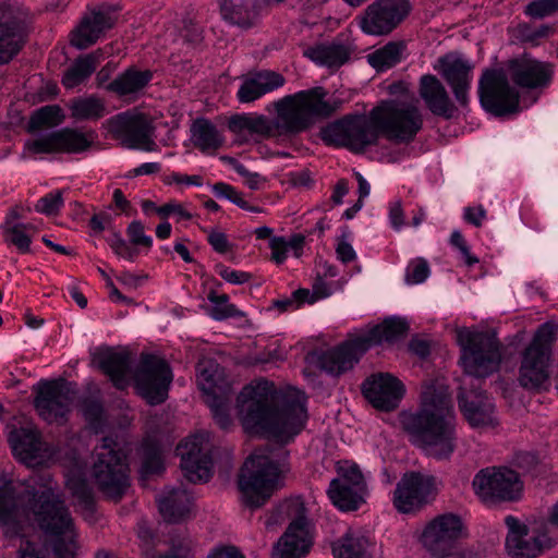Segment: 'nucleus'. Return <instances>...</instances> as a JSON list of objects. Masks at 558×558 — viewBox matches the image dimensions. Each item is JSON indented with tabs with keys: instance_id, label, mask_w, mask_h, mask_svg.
I'll list each match as a JSON object with an SVG mask.
<instances>
[{
	"instance_id": "nucleus-1",
	"label": "nucleus",
	"mask_w": 558,
	"mask_h": 558,
	"mask_svg": "<svg viewBox=\"0 0 558 558\" xmlns=\"http://www.w3.org/2000/svg\"><path fill=\"white\" fill-rule=\"evenodd\" d=\"M34 514L44 533L45 545L53 558H75L78 550V533L74 519L64 500L51 485L35 492L28 500V508L17 505L11 483L0 486V526L8 537L19 536L22 523Z\"/></svg>"
},
{
	"instance_id": "nucleus-2",
	"label": "nucleus",
	"mask_w": 558,
	"mask_h": 558,
	"mask_svg": "<svg viewBox=\"0 0 558 558\" xmlns=\"http://www.w3.org/2000/svg\"><path fill=\"white\" fill-rule=\"evenodd\" d=\"M236 407L245 432L271 436L281 442L298 435L307 420L304 392L295 388L279 391L265 379L245 386Z\"/></svg>"
},
{
	"instance_id": "nucleus-3",
	"label": "nucleus",
	"mask_w": 558,
	"mask_h": 558,
	"mask_svg": "<svg viewBox=\"0 0 558 558\" xmlns=\"http://www.w3.org/2000/svg\"><path fill=\"white\" fill-rule=\"evenodd\" d=\"M423 126V116L412 101L388 100L366 116H348L325 126L322 140L354 153L376 143L378 134L400 143L411 142Z\"/></svg>"
},
{
	"instance_id": "nucleus-4",
	"label": "nucleus",
	"mask_w": 558,
	"mask_h": 558,
	"mask_svg": "<svg viewBox=\"0 0 558 558\" xmlns=\"http://www.w3.org/2000/svg\"><path fill=\"white\" fill-rule=\"evenodd\" d=\"M327 90L317 86L287 95L274 102L276 120L271 121L263 114H236L230 119L232 132H247L259 137H270L279 130L284 134H298L307 130L314 119L328 118L340 107L338 99H327Z\"/></svg>"
},
{
	"instance_id": "nucleus-5",
	"label": "nucleus",
	"mask_w": 558,
	"mask_h": 558,
	"mask_svg": "<svg viewBox=\"0 0 558 558\" xmlns=\"http://www.w3.org/2000/svg\"><path fill=\"white\" fill-rule=\"evenodd\" d=\"M400 424L409 440L437 460L449 458L456 448V423L448 389L436 383L422 387L420 409L402 412Z\"/></svg>"
},
{
	"instance_id": "nucleus-6",
	"label": "nucleus",
	"mask_w": 558,
	"mask_h": 558,
	"mask_svg": "<svg viewBox=\"0 0 558 558\" xmlns=\"http://www.w3.org/2000/svg\"><path fill=\"white\" fill-rule=\"evenodd\" d=\"M407 330L404 320L385 319L367 332L320 352L317 364L327 374L340 376L351 371L368 349L384 343H393L402 338Z\"/></svg>"
},
{
	"instance_id": "nucleus-7",
	"label": "nucleus",
	"mask_w": 558,
	"mask_h": 558,
	"mask_svg": "<svg viewBox=\"0 0 558 558\" xmlns=\"http://www.w3.org/2000/svg\"><path fill=\"white\" fill-rule=\"evenodd\" d=\"M283 465L268 453L257 450L244 462L239 476L238 487L242 502L256 509L283 485Z\"/></svg>"
},
{
	"instance_id": "nucleus-8",
	"label": "nucleus",
	"mask_w": 558,
	"mask_h": 558,
	"mask_svg": "<svg viewBox=\"0 0 558 558\" xmlns=\"http://www.w3.org/2000/svg\"><path fill=\"white\" fill-rule=\"evenodd\" d=\"M124 441L119 435L106 436L95 447L92 475L108 497L120 498L130 485Z\"/></svg>"
},
{
	"instance_id": "nucleus-9",
	"label": "nucleus",
	"mask_w": 558,
	"mask_h": 558,
	"mask_svg": "<svg viewBox=\"0 0 558 558\" xmlns=\"http://www.w3.org/2000/svg\"><path fill=\"white\" fill-rule=\"evenodd\" d=\"M461 347L460 362L466 375L485 378L497 372L501 359V345L494 332L463 328L458 331Z\"/></svg>"
},
{
	"instance_id": "nucleus-10",
	"label": "nucleus",
	"mask_w": 558,
	"mask_h": 558,
	"mask_svg": "<svg viewBox=\"0 0 558 558\" xmlns=\"http://www.w3.org/2000/svg\"><path fill=\"white\" fill-rule=\"evenodd\" d=\"M555 335L556 329L549 323L542 324L535 331L522 354L519 369V383L523 388L538 389L548 380Z\"/></svg>"
},
{
	"instance_id": "nucleus-11",
	"label": "nucleus",
	"mask_w": 558,
	"mask_h": 558,
	"mask_svg": "<svg viewBox=\"0 0 558 558\" xmlns=\"http://www.w3.org/2000/svg\"><path fill=\"white\" fill-rule=\"evenodd\" d=\"M505 68H486L478 80V98L483 109L496 117L517 113L520 110V93L509 82Z\"/></svg>"
},
{
	"instance_id": "nucleus-12",
	"label": "nucleus",
	"mask_w": 558,
	"mask_h": 558,
	"mask_svg": "<svg viewBox=\"0 0 558 558\" xmlns=\"http://www.w3.org/2000/svg\"><path fill=\"white\" fill-rule=\"evenodd\" d=\"M335 477L327 489L331 504L341 511H354L365 502L367 486L357 464L339 461Z\"/></svg>"
},
{
	"instance_id": "nucleus-13",
	"label": "nucleus",
	"mask_w": 558,
	"mask_h": 558,
	"mask_svg": "<svg viewBox=\"0 0 558 558\" xmlns=\"http://www.w3.org/2000/svg\"><path fill=\"white\" fill-rule=\"evenodd\" d=\"M134 381L140 396L150 404H159L167 398L172 372L161 356L143 353L134 373Z\"/></svg>"
},
{
	"instance_id": "nucleus-14",
	"label": "nucleus",
	"mask_w": 558,
	"mask_h": 558,
	"mask_svg": "<svg viewBox=\"0 0 558 558\" xmlns=\"http://www.w3.org/2000/svg\"><path fill=\"white\" fill-rule=\"evenodd\" d=\"M505 524L508 527L506 550L514 558H535L558 542V535H555L550 531V525L546 523L533 535H529L527 526L512 515L505 518Z\"/></svg>"
},
{
	"instance_id": "nucleus-15",
	"label": "nucleus",
	"mask_w": 558,
	"mask_h": 558,
	"mask_svg": "<svg viewBox=\"0 0 558 558\" xmlns=\"http://www.w3.org/2000/svg\"><path fill=\"white\" fill-rule=\"evenodd\" d=\"M475 494L485 502L512 501L520 497L523 484L517 472L508 468H486L472 482Z\"/></svg>"
},
{
	"instance_id": "nucleus-16",
	"label": "nucleus",
	"mask_w": 558,
	"mask_h": 558,
	"mask_svg": "<svg viewBox=\"0 0 558 558\" xmlns=\"http://www.w3.org/2000/svg\"><path fill=\"white\" fill-rule=\"evenodd\" d=\"M211 444L209 434L196 433L177 447V454L181 458V469L187 481L192 483L207 482L213 475Z\"/></svg>"
},
{
	"instance_id": "nucleus-17",
	"label": "nucleus",
	"mask_w": 558,
	"mask_h": 558,
	"mask_svg": "<svg viewBox=\"0 0 558 558\" xmlns=\"http://www.w3.org/2000/svg\"><path fill=\"white\" fill-rule=\"evenodd\" d=\"M410 9L408 0H377L359 17V26L367 35H387L407 17Z\"/></svg>"
},
{
	"instance_id": "nucleus-18",
	"label": "nucleus",
	"mask_w": 558,
	"mask_h": 558,
	"mask_svg": "<svg viewBox=\"0 0 558 558\" xmlns=\"http://www.w3.org/2000/svg\"><path fill=\"white\" fill-rule=\"evenodd\" d=\"M505 68L517 87L529 90L547 88L555 74L553 63L539 60L530 53H522L509 59Z\"/></svg>"
},
{
	"instance_id": "nucleus-19",
	"label": "nucleus",
	"mask_w": 558,
	"mask_h": 558,
	"mask_svg": "<svg viewBox=\"0 0 558 558\" xmlns=\"http://www.w3.org/2000/svg\"><path fill=\"white\" fill-rule=\"evenodd\" d=\"M75 391L65 381H46L40 385L35 398L39 416L49 424H63L68 420Z\"/></svg>"
},
{
	"instance_id": "nucleus-20",
	"label": "nucleus",
	"mask_w": 558,
	"mask_h": 558,
	"mask_svg": "<svg viewBox=\"0 0 558 558\" xmlns=\"http://www.w3.org/2000/svg\"><path fill=\"white\" fill-rule=\"evenodd\" d=\"M109 132L124 147L153 150L151 128L145 114L128 110L107 121Z\"/></svg>"
},
{
	"instance_id": "nucleus-21",
	"label": "nucleus",
	"mask_w": 558,
	"mask_h": 558,
	"mask_svg": "<svg viewBox=\"0 0 558 558\" xmlns=\"http://www.w3.org/2000/svg\"><path fill=\"white\" fill-rule=\"evenodd\" d=\"M27 14L20 7L0 4V64L9 63L22 49L26 38Z\"/></svg>"
},
{
	"instance_id": "nucleus-22",
	"label": "nucleus",
	"mask_w": 558,
	"mask_h": 558,
	"mask_svg": "<svg viewBox=\"0 0 558 558\" xmlns=\"http://www.w3.org/2000/svg\"><path fill=\"white\" fill-rule=\"evenodd\" d=\"M464 535L461 518L453 513L435 517L424 527L421 543L433 556L450 553L453 545Z\"/></svg>"
},
{
	"instance_id": "nucleus-23",
	"label": "nucleus",
	"mask_w": 558,
	"mask_h": 558,
	"mask_svg": "<svg viewBox=\"0 0 558 558\" xmlns=\"http://www.w3.org/2000/svg\"><path fill=\"white\" fill-rule=\"evenodd\" d=\"M433 478L416 472L405 473L393 493V506L399 512L410 513L426 505L433 494Z\"/></svg>"
},
{
	"instance_id": "nucleus-24",
	"label": "nucleus",
	"mask_w": 558,
	"mask_h": 558,
	"mask_svg": "<svg viewBox=\"0 0 558 558\" xmlns=\"http://www.w3.org/2000/svg\"><path fill=\"white\" fill-rule=\"evenodd\" d=\"M118 21V9L102 4L86 13L73 31L71 43L78 49L94 45L101 35L113 27Z\"/></svg>"
},
{
	"instance_id": "nucleus-25",
	"label": "nucleus",
	"mask_w": 558,
	"mask_h": 558,
	"mask_svg": "<svg viewBox=\"0 0 558 558\" xmlns=\"http://www.w3.org/2000/svg\"><path fill=\"white\" fill-rule=\"evenodd\" d=\"M436 70L451 87L457 102L465 107L470 100L473 64L460 54L448 53L438 59Z\"/></svg>"
},
{
	"instance_id": "nucleus-26",
	"label": "nucleus",
	"mask_w": 558,
	"mask_h": 558,
	"mask_svg": "<svg viewBox=\"0 0 558 558\" xmlns=\"http://www.w3.org/2000/svg\"><path fill=\"white\" fill-rule=\"evenodd\" d=\"M9 441L14 456L27 466L41 465L52 454L48 445L41 440L39 430L33 426L12 430Z\"/></svg>"
},
{
	"instance_id": "nucleus-27",
	"label": "nucleus",
	"mask_w": 558,
	"mask_h": 558,
	"mask_svg": "<svg viewBox=\"0 0 558 558\" xmlns=\"http://www.w3.org/2000/svg\"><path fill=\"white\" fill-rule=\"evenodd\" d=\"M362 390L365 398L379 410L390 411L398 407L404 395L403 384L395 376L379 373L367 378Z\"/></svg>"
},
{
	"instance_id": "nucleus-28",
	"label": "nucleus",
	"mask_w": 558,
	"mask_h": 558,
	"mask_svg": "<svg viewBox=\"0 0 558 558\" xmlns=\"http://www.w3.org/2000/svg\"><path fill=\"white\" fill-rule=\"evenodd\" d=\"M458 401L461 412L472 427L484 428L497 425L495 405L484 392L477 390L466 392L461 387Z\"/></svg>"
},
{
	"instance_id": "nucleus-29",
	"label": "nucleus",
	"mask_w": 558,
	"mask_h": 558,
	"mask_svg": "<svg viewBox=\"0 0 558 558\" xmlns=\"http://www.w3.org/2000/svg\"><path fill=\"white\" fill-rule=\"evenodd\" d=\"M312 543L304 517L293 520L272 550V558H303Z\"/></svg>"
},
{
	"instance_id": "nucleus-30",
	"label": "nucleus",
	"mask_w": 558,
	"mask_h": 558,
	"mask_svg": "<svg viewBox=\"0 0 558 558\" xmlns=\"http://www.w3.org/2000/svg\"><path fill=\"white\" fill-rule=\"evenodd\" d=\"M284 84L286 77L281 73L260 70L243 78L236 92V98L241 104H250L281 88Z\"/></svg>"
},
{
	"instance_id": "nucleus-31",
	"label": "nucleus",
	"mask_w": 558,
	"mask_h": 558,
	"mask_svg": "<svg viewBox=\"0 0 558 558\" xmlns=\"http://www.w3.org/2000/svg\"><path fill=\"white\" fill-rule=\"evenodd\" d=\"M158 509L168 523L189 520L193 512V497L182 487H166L157 498Z\"/></svg>"
},
{
	"instance_id": "nucleus-32",
	"label": "nucleus",
	"mask_w": 558,
	"mask_h": 558,
	"mask_svg": "<svg viewBox=\"0 0 558 558\" xmlns=\"http://www.w3.org/2000/svg\"><path fill=\"white\" fill-rule=\"evenodd\" d=\"M418 95L434 116L445 119L453 118L456 106L446 87L435 75L426 74L420 78Z\"/></svg>"
},
{
	"instance_id": "nucleus-33",
	"label": "nucleus",
	"mask_w": 558,
	"mask_h": 558,
	"mask_svg": "<svg viewBox=\"0 0 558 558\" xmlns=\"http://www.w3.org/2000/svg\"><path fill=\"white\" fill-rule=\"evenodd\" d=\"M98 363L117 389L129 386L131 357L126 351L107 349L99 354Z\"/></svg>"
},
{
	"instance_id": "nucleus-34",
	"label": "nucleus",
	"mask_w": 558,
	"mask_h": 558,
	"mask_svg": "<svg viewBox=\"0 0 558 558\" xmlns=\"http://www.w3.org/2000/svg\"><path fill=\"white\" fill-rule=\"evenodd\" d=\"M259 0H220V13L225 21L243 27H252L260 14Z\"/></svg>"
},
{
	"instance_id": "nucleus-35",
	"label": "nucleus",
	"mask_w": 558,
	"mask_h": 558,
	"mask_svg": "<svg viewBox=\"0 0 558 558\" xmlns=\"http://www.w3.org/2000/svg\"><path fill=\"white\" fill-rule=\"evenodd\" d=\"M191 141L202 153L211 154L222 144L223 137L216 125L205 118H198L191 125Z\"/></svg>"
},
{
	"instance_id": "nucleus-36",
	"label": "nucleus",
	"mask_w": 558,
	"mask_h": 558,
	"mask_svg": "<svg viewBox=\"0 0 558 558\" xmlns=\"http://www.w3.org/2000/svg\"><path fill=\"white\" fill-rule=\"evenodd\" d=\"M104 59L100 50L77 58L62 76V85L73 89L84 83L96 70Z\"/></svg>"
},
{
	"instance_id": "nucleus-37",
	"label": "nucleus",
	"mask_w": 558,
	"mask_h": 558,
	"mask_svg": "<svg viewBox=\"0 0 558 558\" xmlns=\"http://www.w3.org/2000/svg\"><path fill=\"white\" fill-rule=\"evenodd\" d=\"M305 56L319 65L339 68L350 59L351 50L343 44L330 43L308 48Z\"/></svg>"
},
{
	"instance_id": "nucleus-38",
	"label": "nucleus",
	"mask_w": 558,
	"mask_h": 558,
	"mask_svg": "<svg viewBox=\"0 0 558 558\" xmlns=\"http://www.w3.org/2000/svg\"><path fill=\"white\" fill-rule=\"evenodd\" d=\"M369 539L359 531L349 530L332 550L336 558H372Z\"/></svg>"
},
{
	"instance_id": "nucleus-39",
	"label": "nucleus",
	"mask_w": 558,
	"mask_h": 558,
	"mask_svg": "<svg viewBox=\"0 0 558 558\" xmlns=\"http://www.w3.org/2000/svg\"><path fill=\"white\" fill-rule=\"evenodd\" d=\"M150 80V71L129 69L114 78L107 88L120 96H124L138 92L145 87Z\"/></svg>"
},
{
	"instance_id": "nucleus-40",
	"label": "nucleus",
	"mask_w": 558,
	"mask_h": 558,
	"mask_svg": "<svg viewBox=\"0 0 558 558\" xmlns=\"http://www.w3.org/2000/svg\"><path fill=\"white\" fill-rule=\"evenodd\" d=\"M69 108L76 120H99L107 114L104 99L95 95L74 98Z\"/></svg>"
},
{
	"instance_id": "nucleus-41",
	"label": "nucleus",
	"mask_w": 558,
	"mask_h": 558,
	"mask_svg": "<svg viewBox=\"0 0 558 558\" xmlns=\"http://www.w3.org/2000/svg\"><path fill=\"white\" fill-rule=\"evenodd\" d=\"M3 241L8 246H14L21 254L31 252L33 236L38 229L33 223H23L1 228Z\"/></svg>"
},
{
	"instance_id": "nucleus-42",
	"label": "nucleus",
	"mask_w": 558,
	"mask_h": 558,
	"mask_svg": "<svg viewBox=\"0 0 558 558\" xmlns=\"http://www.w3.org/2000/svg\"><path fill=\"white\" fill-rule=\"evenodd\" d=\"M404 49L403 43H388L367 56L368 63L377 71H384L401 61Z\"/></svg>"
},
{
	"instance_id": "nucleus-43",
	"label": "nucleus",
	"mask_w": 558,
	"mask_h": 558,
	"mask_svg": "<svg viewBox=\"0 0 558 558\" xmlns=\"http://www.w3.org/2000/svg\"><path fill=\"white\" fill-rule=\"evenodd\" d=\"M554 31V27L548 24L533 25L523 22L513 27L512 34L520 43L535 47L549 38Z\"/></svg>"
},
{
	"instance_id": "nucleus-44",
	"label": "nucleus",
	"mask_w": 558,
	"mask_h": 558,
	"mask_svg": "<svg viewBox=\"0 0 558 558\" xmlns=\"http://www.w3.org/2000/svg\"><path fill=\"white\" fill-rule=\"evenodd\" d=\"M60 153L77 154L86 150L93 143V133L62 129L58 131Z\"/></svg>"
},
{
	"instance_id": "nucleus-45",
	"label": "nucleus",
	"mask_w": 558,
	"mask_h": 558,
	"mask_svg": "<svg viewBox=\"0 0 558 558\" xmlns=\"http://www.w3.org/2000/svg\"><path fill=\"white\" fill-rule=\"evenodd\" d=\"M60 153L58 131L39 134L24 144L23 155L35 158L37 155Z\"/></svg>"
},
{
	"instance_id": "nucleus-46",
	"label": "nucleus",
	"mask_w": 558,
	"mask_h": 558,
	"mask_svg": "<svg viewBox=\"0 0 558 558\" xmlns=\"http://www.w3.org/2000/svg\"><path fill=\"white\" fill-rule=\"evenodd\" d=\"M81 412L88 427L95 433H102L106 426V413L100 400L85 398L81 404Z\"/></svg>"
},
{
	"instance_id": "nucleus-47",
	"label": "nucleus",
	"mask_w": 558,
	"mask_h": 558,
	"mask_svg": "<svg viewBox=\"0 0 558 558\" xmlns=\"http://www.w3.org/2000/svg\"><path fill=\"white\" fill-rule=\"evenodd\" d=\"M205 402L210 408L216 424L221 429L228 430L233 424L230 415V399L227 396L209 395Z\"/></svg>"
},
{
	"instance_id": "nucleus-48",
	"label": "nucleus",
	"mask_w": 558,
	"mask_h": 558,
	"mask_svg": "<svg viewBox=\"0 0 558 558\" xmlns=\"http://www.w3.org/2000/svg\"><path fill=\"white\" fill-rule=\"evenodd\" d=\"M197 369L198 386L204 392L205 399L209 395H217L218 379L221 375L219 365L214 362L201 363Z\"/></svg>"
},
{
	"instance_id": "nucleus-49",
	"label": "nucleus",
	"mask_w": 558,
	"mask_h": 558,
	"mask_svg": "<svg viewBox=\"0 0 558 558\" xmlns=\"http://www.w3.org/2000/svg\"><path fill=\"white\" fill-rule=\"evenodd\" d=\"M207 299L211 304L208 314L214 319L223 320L229 317L242 316V312L235 305L229 303L227 294H217L215 291H210Z\"/></svg>"
},
{
	"instance_id": "nucleus-50",
	"label": "nucleus",
	"mask_w": 558,
	"mask_h": 558,
	"mask_svg": "<svg viewBox=\"0 0 558 558\" xmlns=\"http://www.w3.org/2000/svg\"><path fill=\"white\" fill-rule=\"evenodd\" d=\"M163 471V460L161 451L156 444L145 441L143 444V463L142 475L144 477L159 474Z\"/></svg>"
},
{
	"instance_id": "nucleus-51",
	"label": "nucleus",
	"mask_w": 558,
	"mask_h": 558,
	"mask_svg": "<svg viewBox=\"0 0 558 558\" xmlns=\"http://www.w3.org/2000/svg\"><path fill=\"white\" fill-rule=\"evenodd\" d=\"M63 114L58 106H45L36 110L29 120V129L38 130L44 126H54L62 122Z\"/></svg>"
},
{
	"instance_id": "nucleus-52",
	"label": "nucleus",
	"mask_w": 558,
	"mask_h": 558,
	"mask_svg": "<svg viewBox=\"0 0 558 558\" xmlns=\"http://www.w3.org/2000/svg\"><path fill=\"white\" fill-rule=\"evenodd\" d=\"M66 486L72 492L73 496L84 505L86 509L93 508V495L92 489L87 482L80 475L73 474L68 477Z\"/></svg>"
},
{
	"instance_id": "nucleus-53",
	"label": "nucleus",
	"mask_w": 558,
	"mask_h": 558,
	"mask_svg": "<svg viewBox=\"0 0 558 558\" xmlns=\"http://www.w3.org/2000/svg\"><path fill=\"white\" fill-rule=\"evenodd\" d=\"M106 241L113 253L123 259L133 262L138 255V250L131 242L124 240L120 232L112 231Z\"/></svg>"
},
{
	"instance_id": "nucleus-54",
	"label": "nucleus",
	"mask_w": 558,
	"mask_h": 558,
	"mask_svg": "<svg viewBox=\"0 0 558 558\" xmlns=\"http://www.w3.org/2000/svg\"><path fill=\"white\" fill-rule=\"evenodd\" d=\"M430 275V268L426 259L417 257L412 259L405 269V282L408 284L423 283Z\"/></svg>"
},
{
	"instance_id": "nucleus-55",
	"label": "nucleus",
	"mask_w": 558,
	"mask_h": 558,
	"mask_svg": "<svg viewBox=\"0 0 558 558\" xmlns=\"http://www.w3.org/2000/svg\"><path fill=\"white\" fill-rule=\"evenodd\" d=\"M558 13V0H534L524 8V14L541 20Z\"/></svg>"
},
{
	"instance_id": "nucleus-56",
	"label": "nucleus",
	"mask_w": 558,
	"mask_h": 558,
	"mask_svg": "<svg viewBox=\"0 0 558 558\" xmlns=\"http://www.w3.org/2000/svg\"><path fill=\"white\" fill-rule=\"evenodd\" d=\"M63 206L62 192L57 190L40 197L35 204V210L47 216L57 215Z\"/></svg>"
},
{
	"instance_id": "nucleus-57",
	"label": "nucleus",
	"mask_w": 558,
	"mask_h": 558,
	"mask_svg": "<svg viewBox=\"0 0 558 558\" xmlns=\"http://www.w3.org/2000/svg\"><path fill=\"white\" fill-rule=\"evenodd\" d=\"M156 213L161 218H168L173 216L177 222H182L193 218V214L189 209V204L179 203L177 201H170L162 206L156 208Z\"/></svg>"
},
{
	"instance_id": "nucleus-58",
	"label": "nucleus",
	"mask_w": 558,
	"mask_h": 558,
	"mask_svg": "<svg viewBox=\"0 0 558 558\" xmlns=\"http://www.w3.org/2000/svg\"><path fill=\"white\" fill-rule=\"evenodd\" d=\"M216 272L225 281L231 284H244L252 279V274L243 270H236L223 264L216 265Z\"/></svg>"
},
{
	"instance_id": "nucleus-59",
	"label": "nucleus",
	"mask_w": 558,
	"mask_h": 558,
	"mask_svg": "<svg viewBox=\"0 0 558 558\" xmlns=\"http://www.w3.org/2000/svg\"><path fill=\"white\" fill-rule=\"evenodd\" d=\"M126 234L130 239V242L135 246H144L146 248H150L153 245L151 236L145 234L144 226L138 220H134L129 225Z\"/></svg>"
},
{
	"instance_id": "nucleus-60",
	"label": "nucleus",
	"mask_w": 558,
	"mask_h": 558,
	"mask_svg": "<svg viewBox=\"0 0 558 558\" xmlns=\"http://www.w3.org/2000/svg\"><path fill=\"white\" fill-rule=\"evenodd\" d=\"M449 242L453 247H456L461 253L466 266L471 267L478 263V258L472 255L464 236L459 230L452 231Z\"/></svg>"
},
{
	"instance_id": "nucleus-61",
	"label": "nucleus",
	"mask_w": 558,
	"mask_h": 558,
	"mask_svg": "<svg viewBox=\"0 0 558 558\" xmlns=\"http://www.w3.org/2000/svg\"><path fill=\"white\" fill-rule=\"evenodd\" d=\"M308 296H310L308 290L300 289V290H296L293 292L291 299L277 300L274 302V305L281 311L295 310L302 303H305V302L313 303V300H308Z\"/></svg>"
},
{
	"instance_id": "nucleus-62",
	"label": "nucleus",
	"mask_w": 558,
	"mask_h": 558,
	"mask_svg": "<svg viewBox=\"0 0 558 558\" xmlns=\"http://www.w3.org/2000/svg\"><path fill=\"white\" fill-rule=\"evenodd\" d=\"M388 218L390 226L393 230L400 231L405 226V217L400 199H396L389 203Z\"/></svg>"
},
{
	"instance_id": "nucleus-63",
	"label": "nucleus",
	"mask_w": 558,
	"mask_h": 558,
	"mask_svg": "<svg viewBox=\"0 0 558 558\" xmlns=\"http://www.w3.org/2000/svg\"><path fill=\"white\" fill-rule=\"evenodd\" d=\"M271 258L277 264H282L288 257V243L282 236H272L269 241Z\"/></svg>"
},
{
	"instance_id": "nucleus-64",
	"label": "nucleus",
	"mask_w": 558,
	"mask_h": 558,
	"mask_svg": "<svg viewBox=\"0 0 558 558\" xmlns=\"http://www.w3.org/2000/svg\"><path fill=\"white\" fill-rule=\"evenodd\" d=\"M208 243L220 254L228 253L232 248V244L229 242L227 234L218 230H211L209 232Z\"/></svg>"
}]
</instances>
